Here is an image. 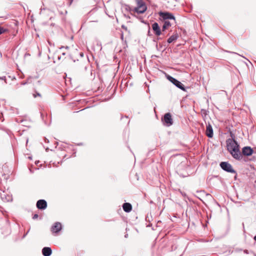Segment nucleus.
<instances>
[{"mask_svg": "<svg viewBox=\"0 0 256 256\" xmlns=\"http://www.w3.org/2000/svg\"><path fill=\"white\" fill-rule=\"evenodd\" d=\"M161 22L162 23V30L161 31V34H164V32L166 30H168L172 26V23L170 20H176L174 16L170 12H161Z\"/></svg>", "mask_w": 256, "mask_h": 256, "instance_id": "obj_1", "label": "nucleus"}, {"mask_svg": "<svg viewBox=\"0 0 256 256\" xmlns=\"http://www.w3.org/2000/svg\"><path fill=\"white\" fill-rule=\"evenodd\" d=\"M227 149L232 156L237 160L242 158V154L239 149V146L234 140H228L227 141Z\"/></svg>", "mask_w": 256, "mask_h": 256, "instance_id": "obj_2", "label": "nucleus"}, {"mask_svg": "<svg viewBox=\"0 0 256 256\" xmlns=\"http://www.w3.org/2000/svg\"><path fill=\"white\" fill-rule=\"evenodd\" d=\"M137 6L133 8H130V11L132 14L136 16V14H143L147 10V6L143 0H136Z\"/></svg>", "mask_w": 256, "mask_h": 256, "instance_id": "obj_3", "label": "nucleus"}, {"mask_svg": "<svg viewBox=\"0 0 256 256\" xmlns=\"http://www.w3.org/2000/svg\"><path fill=\"white\" fill-rule=\"evenodd\" d=\"M71 156L70 155H68L64 150H60L56 152L54 156V164L57 162L59 164L60 162H62V160L64 158H69Z\"/></svg>", "mask_w": 256, "mask_h": 256, "instance_id": "obj_4", "label": "nucleus"}, {"mask_svg": "<svg viewBox=\"0 0 256 256\" xmlns=\"http://www.w3.org/2000/svg\"><path fill=\"white\" fill-rule=\"evenodd\" d=\"M164 126L169 127L172 125L174 123L172 115L170 113L168 112L164 116V118H161Z\"/></svg>", "mask_w": 256, "mask_h": 256, "instance_id": "obj_5", "label": "nucleus"}, {"mask_svg": "<svg viewBox=\"0 0 256 256\" xmlns=\"http://www.w3.org/2000/svg\"><path fill=\"white\" fill-rule=\"evenodd\" d=\"M220 166L223 170L227 172L231 173L236 172V171L232 168L231 164L228 162H222L220 164Z\"/></svg>", "mask_w": 256, "mask_h": 256, "instance_id": "obj_6", "label": "nucleus"}, {"mask_svg": "<svg viewBox=\"0 0 256 256\" xmlns=\"http://www.w3.org/2000/svg\"><path fill=\"white\" fill-rule=\"evenodd\" d=\"M168 79L176 87L184 91H185L184 87L180 82L170 76H168Z\"/></svg>", "mask_w": 256, "mask_h": 256, "instance_id": "obj_7", "label": "nucleus"}, {"mask_svg": "<svg viewBox=\"0 0 256 256\" xmlns=\"http://www.w3.org/2000/svg\"><path fill=\"white\" fill-rule=\"evenodd\" d=\"M62 230V224L59 222H56L51 228V231L52 233H58Z\"/></svg>", "mask_w": 256, "mask_h": 256, "instance_id": "obj_8", "label": "nucleus"}, {"mask_svg": "<svg viewBox=\"0 0 256 256\" xmlns=\"http://www.w3.org/2000/svg\"><path fill=\"white\" fill-rule=\"evenodd\" d=\"M36 207L39 210H43L46 208L47 202L44 200H38L36 202Z\"/></svg>", "mask_w": 256, "mask_h": 256, "instance_id": "obj_9", "label": "nucleus"}, {"mask_svg": "<svg viewBox=\"0 0 256 256\" xmlns=\"http://www.w3.org/2000/svg\"><path fill=\"white\" fill-rule=\"evenodd\" d=\"M253 152V150L250 146H245L242 150L243 154L246 156H251Z\"/></svg>", "mask_w": 256, "mask_h": 256, "instance_id": "obj_10", "label": "nucleus"}, {"mask_svg": "<svg viewBox=\"0 0 256 256\" xmlns=\"http://www.w3.org/2000/svg\"><path fill=\"white\" fill-rule=\"evenodd\" d=\"M206 134L208 138L213 136V129L210 123L206 124Z\"/></svg>", "mask_w": 256, "mask_h": 256, "instance_id": "obj_11", "label": "nucleus"}, {"mask_svg": "<svg viewBox=\"0 0 256 256\" xmlns=\"http://www.w3.org/2000/svg\"><path fill=\"white\" fill-rule=\"evenodd\" d=\"M152 30H154V33L156 36L160 35V28L157 22H154L152 25Z\"/></svg>", "mask_w": 256, "mask_h": 256, "instance_id": "obj_12", "label": "nucleus"}, {"mask_svg": "<svg viewBox=\"0 0 256 256\" xmlns=\"http://www.w3.org/2000/svg\"><path fill=\"white\" fill-rule=\"evenodd\" d=\"M52 252V249L49 247H44L42 250V253L44 256H50Z\"/></svg>", "mask_w": 256, "mask_h": 256, "instance_id": "obj_13", "label": "nucleus"}, {"mask_svg": "<svg viewBox=\"0 0 256 256\" xmlns=\"http://www.w3.org/2000/svg\"><path fill=\"white\" fill-rule=\"evenodd\" d=\"M122 208L124 212H129L132 210V206L128 202H125L123 204Z\"/></svg>", "mask_w": 256, "mask_h": 256, "instance_id": "obj_14", "label": "nucleus"}, {"mask_svg": "<svg viewBox=\"0 0 256 256\" xmlns=\"http://www.w3.org/2000/svg\"><path fill=\"white\" fill-rule=\"evenodd\" d=\"M21 85L22 86L20 88L22 90H27L32 88V84L26 82L22 83Z\"/></svg>", "mask_w": 256, "mask_h": 256, "instance_id": "obj_15", "label": "nucleus"}, {"mask_svg": "<svg viewBox=\"0 0 256 256\" xmlns=\"http://www.w3.org/2000/svg\"><path fill=\"white\" fill-rule=\"evenodd\" d=\"M2 198L5 201L9 202L12 200V196L9 194H6L4 192L2 194H1Z\"/></svg>", "mask_w": 256, "mask_h": 256, "instance_id": "obj_16", "label": "nucleus"}, {"mask_svg": "<svg viewBox=\"0 0 256 256\" xmlns=\"http://www.w3.org/2000/svg\"><path fill=\"white\" fill-rule=\"evenodd\" d=\"M178 34L177 33H176L174 34H172V36H170L168 40V43H171L175 40H177V38H178Z\"/></svg>", "mask_w": 256, "mask_h": 256, "instance_id": "obj_17", "label": "nucleus"}, {"mask_svg": "<svg viewBox=\"0 0 256 256\" xmlns=\"http://www.w3.org/2000/svg\"><path fill=\"white\" fill-rule=\"evenodd\" d=\"M34 98H36L37 97H42L41 94L38 92L36 90H34V93L32 94Z\"/></svg>", "mask_w": 256, "mask_h": 256, "instance_id": "obj_18", "label": "nucleus"}, {"mask_svg": "<svg viewBox=\"0 0 256 256\" xmlns=\"http://www.w3.org/2000/svg\"><path fill=\"white\" fill-rule=\"evenodd\" d=\"M6 31V30L4 28L0 26V34L4 33Z\"/></svg>", "mask_w": 256, "mask_h": 256, "instance_id": "obj_19", "label": "nucleus"}, {"mask_svg": "<svg viewBox=\"0 0 256 256\" xmlns=\"http://www.w3.org/2000/svg\"><path fill=\"white\" fill-rule=\"evenodd\" d=\"M201 112H202V114H204L205 116H206L207 114V112H206V110H202Z\"/></svg>", "mask_w": 256, "mask_h": 256, "instance_id": "obj_20", "label": "nucleus"}, {"mask_svg": "<svg viewBox=\"0 0 256 256\" xmlns=\"http://www.w3.org/2000/svg\"><path fill=\"white\" fill-rule=\"evenodd\" d=\"M4 120V118L2 117V112L0 113V122H2Z\"/></svg>", "mask_w": 256, "mask_h": 256, "instance_id": "obj_21", "label": "nucleus"}, {"mask_svg": "<svg viewBox=\"0 0 256 256\" xmlns=\"http://www.w3.org/2000/svg\"><path fill=\"white\" fill-rule=\"evenodd\" d=\"M38 214H34V216H32V218L34 220L36 219V218H38Z\"/></svg>", "mask_w": 256, "mask_h": 256, "instance_id": "obj_22", "label": "nucleus"}, {"mask_svg": "<svg viewBox=\"0 0 256 256\" xmlns=\"http://www.w3.org/2000/svg\"><path fill=\"white\" fill-rule=\"evenodd\" d=\"M0 80H4V82L6 83V78L5 76H2V77H0Z\"/></svg>", "mask_w": 256, "mask_h": 256, "instance_id": "obj_23", "label": "nucleus"}, {"mask_svg": "<svg viewBox=\"0 0 256 256\" xmlns=\"http://www.w3.org/2000/svg\"><path fill=\"white\" fill-rule=\"evenodd\" d=\"M68 96V94H66V95H64V96H62V98H63V100H66V98Z\"/></svg>", "mask_w": 256, "mask_h": 256, "instance_id": "obj_24", "label": "nucleus"}, {"mask_svg": "<svg viewBox=\"0 0 256 256\" xmlns=\"http://www.w3.org/2000/svg\"><path fill=\"white\" fill-rule=\"evenodd\" d=\"M6 228L8 229V233H10V226L9 224H7V226H6Z\"/></svg>", "mask_w": 256, "mask_h": 256, "instance_id": "obj_25", "label": "nucleus"}, {"mask_svg": "<svg viewBox=\"0 0 256 256\" xmlns=\"http://www.w3.org/2000/svg\"><path fill=\"white\" fill-rule=\"evenodd\" d=\"M157 57L158 56H152V61L154 60V58H157Z\"/></svg>", "mask_w": 256, "mask_h": 256, "instance_id": "obj_26", "label": "nucleus"}, {"mask_svg": "<svg viewBox=\"0 0 256 256\" xmlns=\"http://www.w3.org/2000/svg\"><path fill=\"white\" fill-rule=\"evenodd\" d=\"M154 112H155V113H156V118H158V115H157V114H156V108H154Z\"/></svg>", "mask_w": 256, "mask_h": 256, "instance_id": "obj_27", "label": "nucleus"}, {"mask_svg": "<svg viewBox=\"0 0 256 256\" xmlns=\"http://www.w3.org/2000/svg\"><path fill=\"white\" fill-rule=\"evenodd\" d=\"M72 0H70V5L72 4Z\"/></svg>", "mask_w": 256, "mask_h": 256, "instance_id": "obj_28", "label": "nucleus"}, {"mask_svg": "<svg viewBox=\"0 0 256 256\" xmlns=\"http://www.w3.org/2000/svg\"><path fill=\"white\" fill-rule=\"evenodd\" d=\"M254 240L256 242V236L254 237Z\"/></svg>", "mask_w": 256, "mask_h": 256, "instance_id": "obj_29", "label": "nucleus"}, {"mask_svg": "<svg viewBox=\"0 0 256 256\" xmlns=\"http://www.w3.org/2000/svg\"><path fill=\"white\" fill-rule=\"evenodd\" d=\"M122 38H123V35L122 34Z\"/></svg>", "mask_w": 256, "mask_h": 256, "instance_id": "obj_30", "label": "nucleus"}]
</instances>
